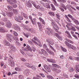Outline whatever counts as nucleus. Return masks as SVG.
Returning <instances> with one entry per match:
<instances>
[{
    "label": "nucleus",
    "mask_w": 79,
    "mask_h": 79,
    "mask_svg": "<svg viewBox=\"0 0 79 79\" xmlns=\"http://www.w3.org/2000/svg\"><path fill=\"white\" fill-rule=\"evenodd\" d=\"M43 6L46 8H49V9H50L51 8L50 6V4H49V3H45L43 4Z\"/></svg>",
    "instance_id": "nucleus-5"
},
{
    "label": "nucleus",
    "mask_w": 79,
    "mask_h": 79,
    "mask_svg": "<svg viewBox=\"0 0 79 79\" xmlns=\"http://www.w3.org/2000/svg\"><path fill=\"white\" fill-rule=\"evenodd\" d=\"M15 69L16 70V71H21L20 69H18V68H15Z\"/></svg>",
    "instance_id": "nucleus-54"
},
{
    "label": "nucleus",
    "mask_w": 79,
    "mask_h": 79,
    "mask_svg": "<svg viewBox=\"0 0 79 79\" xmlns=\"http://www.w3.org/2000/svg\"><path fill=\"white\" fill-rule=\"evenodd\" d=\"M31 3L36 8H37V6L36 5V3L35 2H34L32 1Z\"/></svg>",
    "instance_id": "nucleus-27"
},
{
    "label": "nucleus",
    "mask_w": 79,
    "mask_h": 79,
    "mask_svg": "<svg viewBox=\"0 0 79 79\" xmlns=\"http://www.w3.org/2000/svg\"><path fill=\"white\" fill-rule=\"evenodd\" d=\"M7 3H9V4H10V5H11V4H12V3H13V2H12L11 1V0H7Z\"/></svg>",
    "instance_id": "nucleus-46"
},
{
    "label": "nucleus",
    "mask_w": 79,
    "mask_h": 79,
    "mask_svg": "<svg viewBox=\"0 0 79 79\" xmlns=\"http://www.w3.org/2000/svg\"><path fill=\"white\" fill-rule=\"evenodd\" d=\"M29 73V70L28 69H26L25 71V74L26 75H28Z\"/></svg>",
    "instance_id": "nucleus-42"
},
{
    "label": "nucleus",
    "mask_w": 79,
    "mask_h": 79,
    "mask_svg": "<svg viewBox=\"0 0 79 79\" xmlns=\"http://www.w3.org/2000/svg\"><path fill=\"white\" fill-rule=\"evenodd\" d=\"M71 48L72 49H73V50H77V48H76L74 46H73V45H72V48Z\"/></svg>",
    "instance_id": "nucleus-43"
},
{
    "label": "nucleus",
    "mask_w": 79,
    "mask_h": 79,
    "mask_svg": "<svg viewBox=\"0 0 79 79\" xmlns=\"http://www.w3.org/2000/svg\"><path fill=\"white\" fill-rule=\"evenodd\" d=\"M29 31L31 32H34V30L32 28H30V31Z\"/></svg>",
    "instance_id": "nucleus-51"
},
{
    "label": "nucleus",
    "mask_w": 79,
    "mask_h": 79,
    "mask_svg": "<svg viewBox=\"0 0 79 79\" xmlns=\"http://www.w3.org/2000/svg\"><path fill=\"white\" fill-rule=\"evenodd\" d=\"M70 30L73 31H76V28L74 27H72L71 28H70Z\"/></svg>",
    "instance_id": "nucleus-35"
},
{
    "label": "nucleus",
    "mask_w": 79,
    "mask_h": 79,
    "mask_svg": "<svg viewBox=\"0 0 79 79\" xmlns=\"http://www.w3.org/2000/svg\"><path fill=\"white\" fill-rule=\"evenodd\" d=\"M3 42L5 45H6V46H10V43L8 41L4 40Z\"/></svg>",
    "instance_id": "nucleus-11"
},
{
    "label": "nucleus",
    "mask_w": 79,
    "mask_h": 79,
    "mask_svg": "<svg viewBox=\"0 0 79 79\" xmlns=\"http://www.w3.org/2000/svg\"><path fill=\"white\" fill-rule=\"evenodd\" d=\"M14 28L17 31H20V28H19V27L17 25H14Z\"/></svg>",
    "instance_id": "nucleus-6"
},
{
    "label": "nucleus",
    "mask_w": 79,
    "mask_h": 79,
    "mask_svg": "<svg viewBox=\"0 0 79 79\" xmlns=\"http://www.w3.org/2000/svg\"><path fill=\"white\" fill-rule=\"evenodd\" d=\"M39 19H40V21L42 22V24H44V25L45 24V22L44 21V20L43 19H42V18L40 17L39 18Z\"/></svg>",
    "instance_id": "nucleus-25"
},
{
    "label": "nucleus",
    "mask_w": 79,
    "mask_h": 79,
    "mask_svg": "<svg viewBox=\"0 0 79 79\" xmlns=\"http://www.w3.org/2000/svg\"><path fill=\"white\" fill-rule=\"evenodd\" d=\"M64 17L66 18H67V20L68 21V22H69V23H71V20H70L69 19V18H68V17L67 15H64Z\"/></svg>",
    "instance_id": "nucleus-28"
},
{
    "label": "nucleus",
    "mask_w": 79,
    "mask_h": 79,
    "mask_svg": "<svg viewBox=\"0 0 79 79\" xmlns=\"http://www.w3.org/2000/svg\"><path fill=\"white\" fill-rule=\"evenodd\" d=\"M62 51H63V52H66L67 51L66 49L63 48H62Z\"/></svg>",
    "instance_id": "nucleus-48"
},
{
    "label": "nucleus",
    "mask_w": 79,
    "mask_h": 79,
    "mask_svg": "<svg viewBox=\"0 0 79 79\" xmlns=\"http://www.w3.org/2000/svg\"><path fill=\"white\" fill-rule=\"evenodd\" d=\"M48 53L49 54L51 55V53H52V51H50L49 49L47 51Z\"/></svg>",
    "instance_id": "nucleus-58"
},
{
    "label": "nucleus",
    "mask_w": 79,
    "mask_h": 79,
    "mask_svg": "<svg viewBox=\"0 0 79 79\" xmlns=\"http://www.w3.org/2000/svg\"><path fill=\"white\" fill-rule=\"evenodd\" d=\"M46 41L47 42H48V43H49V44H50L51 45H53L54 44V43H53V42L52 41V40L50 39H47L46 40Z\"/></svg>",
    "instance_id": "nucleus-10"
},
{
    "label": "nucleus",
    "mask_w": 79,
    "mask_h": 79,
    "mask_svg": "<svg viewBox=\"0 0 79 79\" xmlns=\"http://www.w3.org/2000/svg\"><path fill=\"white\" fill-rule=\"evenodd\" d=\"M6 37L7 39L8 40H9L10 42H11V40L13 39H15V37L12 35L10 34H7L6 35Z\"/></svg>",
    "instance_id": "nucleus-2"
},
{
    "label": "nucleus",
    "mask_w": 79,
    "mask_h": 79,
    "mask_svg": "<svg viewBox=\"0 0 79 79\" xmlns=\"http://www.w3.org/2000/svg\"><path fill=\"white\" fill-rule=\"evenodd\" d=\"M46 32L48 35H50V34H51L53 35V30L48 28L46 29Z\"/></svg>",
    "instance_id": "nucleus-3"
},
{
    "label": "nucleus",
    "mask_w": 79,
    "mask_h": 79,
    "mask_svg": "<svg viewBox=\"0 0 79 79\" xmlns=\"http://www.w3.org/2000/svg\"><path fill=\"white\" fill-rule=\"evenodd\" d=\"M56 18H58V19H59V18L60 17V15L58 14H56Z\"/></svg>",
    "instance_id": "nucleus-56"
},
{
    "label": "nucleus",
    "mask_w": 79,
    "mask_h": 79,
    "mask_svg": "<svg viewBox=\"0 0 79 79\" xmlns=\"http://www.w3.org/2000/svg\"><path fill=\"white\" fill-rule=\"evenodd\" d=\"M76 70L78 72H79V65H76Z\"/></svg>",
    "instance_id": "nucleus-34"
},
{
    "label": "nucleus",
    "mask_w": 79,
    "mask_h": 79,
    "mask_svg": "<svg viewBox=\"0 0 79 79\" xmlns=\"http://www.w3.org/2000/svg\"><path fill=\"white\" fill-rule=\"evenodd\" d=\"M13 11L14 13V14H15V15H17V14L18 13V10L16 9H13Z\"/></svg>",
    "instance_id": "nucleus-37"
},
{
    "label": "nucleus",
    "mask_w": 79,
    "mask_h": 79,
    "mask_svg": "<svg viewBox=\"0 0 79 79\" xmlns=\"http://www.w3.org/2000/svg\"><path fill=\"white\" fill-rule=\"evenodd\" d=\"M7 15L9 17H11L13 15V13L12 12H10L7 14Z\"/></svg>",
    "instance_id": "nucleus-17"
},
{
    "label": "nucleus",
    "mask_w": 79,
    "mask_h": 79,
    "mask_svg": "<svg viewBox=\"0 0 79 79\" xmlns=\"http://www.w3.org/2000/svg\"><path fill=\"white\" fill-rule=\"evenodd\" d=\"M11 5L12 6H13V8H16L17 6V5L13 3V2H12Z\"/></svg>",
    "instance_id": "nucleus-29"
},
{
    "label": "nucleus",
    "mask_w": 79,
    "mask_h": 79,
    "mask_svg": "<svg viewBox=\"0 0 79 79\" xmlns=\"http://www.w3.org/2000/svg\"><path fill=\"white\" fill-rule=\"evenodd\" d=\"M39 19H40V21L42 22V24H44V25L45 24V22L44 21V20L43 19H42V18L40 17L39 18Z\"/></svg>",
    "instance_id": "nucleus-24"
},
{
    "label": "nucleus",
    "mask_w": 79,
    "mask_h": 79,
    "mask_svg": "<svg viewBox=\"0 0 79 79\" xmlns=\"http://www.w3.org/2000/svg\"><path fill=\"white\" fill-rule=\"evenodd\" d=\"M68 25L69 26H71L72 27L73 26V23H68Z\"/></svg>",
    "instance_id": "nucleus-59"
},
{
    "label": "nucleus",
    "mask_w": 79,
    "mask_h": 79,
    "mask_svg": "<svg viewBox=\"0 0 79 79\" xmlns=\"http://www.w3.org/2000/svg\"><path fill=\"white\" fill-rule=\"evenodd\" d=\"M32 40L33 42H34L35 44H36V45H39V46L40 47H41V46H42V45L40 44V43L39 42L38 43L37 42L35 41V40H33V39H32Z\"/></svg>",
    "instance_id": "nucleus-15"
},
{
    "label": "nucleus",
    "mask_w": 79,
    "mask_h": 79,
    "mask_svg": "<svg viewBox=\"0 0 79 79\" xmlns=\"http://www.w3.org/2000/svg\"><path fill=\"white\" fill-rule=\"evenodd\" d=\"M69 71L70 72H73V71H74V69L72 67H70L69 69Z\"/></svg>",
    "instance_id": "nucleus-44"
},
{
    "label": "nucleus",
    "mask_w": 79,
    "mask_h": 79,
    "mask_svg": "<svg viewBox=\"0 0 79 79\" xmlns=\"http://www.w3.org/2000/svg\"><path fill=\"white\" fill-rule=\"evenodd\" d=\"M37 6V8H38V9L40 10H41V11H44V10H45V9L41 6L38 5Z\"/></svg>",
    "instance_id": "nucleus-14"
},
{
    "label": "nucleus",
    "mask_w": 79,
    "mask_h": 79,
    "mask_svg": "<svg viewBox=\"0 0 79 79\" xmlns=\"http://www.w3.org/2000/svg\"><path fill=\"white\" fill-rule=\"evenodd\" d=\"M52 71H53L54 72H56L57 73H59L61 72V70H59L56 68H52Z\"/></svg>",
    "instance_id": "nucleus-9"
},
{
    "label": "nucleus",
    "mask_w": 79,
    "mask_h": 79,
    "mask_svg": "<svg viewBox=\"0 0 79 79\" xmlns=\"http://www.w3.org/2000/svg\"><path fill=\"white\" fill-rule=\"evenodd\" d=\"M65 40H66V41H67V42H69V43H71V44H73L74 43V42H73V41H72L69 40H68L67 38H66L65 39Z\"/></svg>",
    "instance_id": "nucleus-33"
},
{
    "label": "nucleus",
    "mask_w": 79,
    "mask_h": 79,
    "mask_svg": "<svg viewBox=\"0 0 79 79\" xmlns=\"http://www.w3.org/2000/svg\"><path fill=\"white\" fill-rule=\"evenodd\" d=\"M52 65L54 67H56V68H58V65L55 64H52Z\"/></svg>",
    "instance_id": "nucleus-49"
},
{
    "label": "nucleus",
    "mask_w": 79,
    "mask_h": 79,
    "mask_svg": "<svg viewBox=\"0 0 79 79\" xmlns=\"http://www.w3.org/2000/svg\"><path fill=\"white\" fill-rule=\"evenodd\" d=\"M2 20L4 22H7L8 21V19L6 18H5V17L3 18H2Z\"/></svg>",
    "instance_id": "nucleus-41"
},
{
    "label": "nucleus",
    "mask_w": 79,
    "mask_h": 79,
    "mask_svg": "<svg viewBox=\"0 0 79 79\" xmlns=\"http://www.w3.org/2000/svg\"><path fill=\"white\" fill-rule=\"evenodd\" d=\"M51 24L55 31L56 32H58V31L59 30V28L58 26V25H57V24H56V23H55L52 22L51 23Z\"/></svg>",
    "instance_id": "nucleus-1"
},
{
    "label": "nucleus",
    "mask_w": 79,
    "mask_h": 79,
    "mask_svg": "<svg viewBox=\"0 0 79 79\" xmlns=\"http://www.w3.org/2000/svg\"><path fill=\"white\" fill-rule=\"evenodd\" d=\"M67 46L69 48H72V45L69 43V44H68Z\"/></svg>",
    "instance_id": "nucleus-50"
},
{
    "label": "nucleus",
    "mask_w": 79,
    "mask_h": 79,
    "mask_svg": "<svg viewBox=\"0 0 79 79\" xmlns=\"http://www.w3.org/2000/svg\"><path fill=\"white\" fill-rule=\"evenodd\" d=\"M11 22H9L7 23L6 27H8V28H10V27H11Z\"/></svg>",
    "instance_id": "nucleus-13"
},
{
    "label": "nucleus",
    "mask_w": 79,
    "mask_h": 79,
    "mask_svg": "<svg viewBox=\"0 0 79 79\" xmlns=\"http://www.w3.org/2000/svg\"><path fill=\"white\" fill-rule=\"evenodd\" d=\"M60 6H62V7H63V8L65 6L63 4V3H61L60 4Z\"/></svg>",
    "instance_id": "nucleus-61"
},
{
    "label": "nucleus",
    "mask_w": 79,
    "mask_h": 79,
    "mask_svg": "<svg viewBox=\"0 0 79 79\" xmlns=\"http://www.w3.org/2000/svg\"><path fill=\"white\" fill-rule=\"evenodd\" d=\"M13 34L15 36H18V33H17V32H16L15 31H13Z\"/></svg>",
    "instance_id": "nucleus-38"
},
{
    "label": "nucleus",
    "mask_w": 79,
    "mask_h": 79,
    "mask_svg": "<svg viewBox=\"0 0 79 79\" xmlns=\"http://www.w3.org/2000/svg\"><path fill=\"white\" fill-rule=\"evenodd\" d=\"M48 45L50 48H51L53 51H54V52H55V49L53 47V46H52L51 45H50L49 43H48Z\"/></svg>",
    "instance_id": "nucleus-18"
},
{
    "label": "nucleus",
    "mask_w": 79,
    "mask_h": 79,
    "mask_svg": "<svg viewBox=\"0 0 79 79\" xmlns=\"http://www.w3.org/2000/svg\"><path fill=\"white\" fill-rule=\"evenodd\" d=\"M9 64L11 66L13 67L15 66V62L13 61H11L10 62H9Z\"/></svg>",
    "instance_id": "nucleus-26"
},
{
    "label": "nucleus",
    "mask_w": 79,
    "mask_h": 79,
    "mask_svg": "<svg viewBox=\"0 0 79 79\" xmlns=\"http://www.w3.org/2000/svg\"><path fill=\"white\" fill-rule=\"evenodd\" d=\"M11 61H13V59L11 58H9V63H10V62H11Z\"/></svg>",
    "instance_id": "nucleus-60"
},
{
    "label": "nucleus",
    "mask_w": 79,
    "mask_h": 79,
    "mask_svg": "<svg viewBox=\"0 0 79 79\" xmlns=\"http://www.w3.org/2000/svg\"><path fill=\"white\" fill-rule=\"evenodd\" d=\"M74 23L76 24V25H79V21L77 20H75Z\"/></svg>",
    "instance_id": "nucleus-39"
},
{
    "label": "nucleus",
    "mask_w": 79,
    "mask_h": 79,
    "mask_svg": "<svg viewBox=\"0 0 79 79\" xmlns=\"http://www.w3.org/2000/svg\"><path fill=\"white\" fill-rule=\"evenodd\" d=\"M73 37L75 38V39H76L77 40H78V38H77V36L75 35H73Z\"/></svg>",
    "instance_id": "nucleus-53"
},
{
    "label": "nucleus",
    "mask_w": 79,
    "mask_h": 79,
    "mask_svg": "<svg viewBox=\"0 0 79 79\" xmlns=\"http://www.w3.org/2000/svg\"><path fill=\"white\" fill-rule=\"evenodd\" d=\"M27 48L28 51H30V52H32V48H31V47L29 45L27 46Z\"/></svg>",
    "instance_id": "nucleus-20"
},
{
    "label": "nucleus",
    "mask_w": 79,
    "mask_h": 79,
    "mask_svg": "<svg viewBox=\"0 0 79 79\" xmlns=\"http://www.w3.org/2000/svg\"><path fill=\"white\" fill-rule=\"evenodd\" d=\"M44 68H45L47 71H48V72L49 73H50V72H51V70L50 69L48 68L47 65L44 64Z\"/></svg>",
    "instance_id": "nucleus-4"
},
{
    "label": "nucleus",
    "mask_w": 79,
    "mask_h": 79,
    "mask_svg": "<svg viewBox=\"0 0 79 79\" xmlns=\"http://www.w3.org/2000/svg\"><path fill=\"white\" fill-rule=\"evenodd\" d=\"M15 19L16 21H18V22H19V23H21V20L19 19L18 17H17L15 16Z\"/></svg>",
    "instance_id": "nucleus-23"
},
{
    "label": "nucleus",
    "mask_w": 79,
    "mask_h": 79,
    "mask_svg": "<svg viewBox=\"0 0 79 79\" xmlns=\"http://www.w3.org/2000/svg\"><path fill=\"white\" fill-rule=\"evenodd\" d=\"M47 77L48 79H54L53 78V77H52V76L51 75H47Z\"/></svg>",
    "instance_id": "nucleus-32"
},
{
    "label": "nucleus",
    "mask_w": 79,
    "mask_h": 79,
    "mask_svg": "<svg viewBox=\"0 0 79 79\" xmlns=\"http://www.w3.org/2000/svg\"><path fill=\"white\" fill-rule=\"evenodd\" d=\"M53 35H54V36H55V35H56V37H57L58 39H59V40H63V38H62V37L60 36V35H58V34L57 33H56L54 34H53Z\"/></svg>",
    "instance_id": "nucleus-7"
},
{
    "label": "nucleus",
    "mask_w": 79,
    "mask_h": 79,
    "mask_svg": "<svg viewBox=\"0 0 79 79\" xmlns=\"http://www.w3.org/2000/svg\"><path fill=\"white\" fill-rule=\"evenodd\" d=\"M51 63H55V60L53 59H51Z\"/></svg>",
    "instance_id": "nucleus-64"
},
{
    "label": "nucleus",
    "mask_w": 79,
    "mask_h": 79,
    "mask_svg": "<svg viewBox=\"0 0 79 79\" xmlns=\"http://www.w3.org/2000/svg\"><path fill=\"white\" fill-rule=\"evenodd\" d=\"M48 14L51 15V16H55V14L54 12H48Z\"/></svg>",
    "instance_id": "nucleus-30"
},
{
    "label": "nucleus",
    "mask_w": 79,
    "mask_h": 79,
    "mask_svg": "<svg viewBox=\"0 0 79 79\" xmlns=\"http://www.w3.org/2000/svg\"><path fill=\"white\" fill-rule=\"evenodd\" d=\"M7 7L9 11H11L12 10V7L10 6H8Z\"/></svg>",
    "instance_id": "nucleus-40"
},
{
    "label": "nucleus",
    "mask_w": 79,
    "mask_h": 79,
    "mask_svg": "<svg viewBox=\"0 0 79 79\" xmlns=\"http://www.w3.org/2000/svg\"><path fill=\"white\" fill-rule=\"evenodd\" d=\"M27 6L28 8H32V4L30 2V1H28L27 2Z\"/></svg>",
    "instance_id": "nucleus-12"
},
{
    "label": "nucleus",
    "mask_w": 79,
    "mask_h": 79,
    "mask_svg": "<svg viewBox=\"0 0 79 79\" xmlns=\"http://www.w3.org/2000/svg\"><path fill=\"white\" fill-rule=\"evenodd\" d=\"M40 76H42L43 77H45V75H44V74L40 73Z\"/></svg>",
    "instance_id": "nucleus-62"
},
{
    "label": "nucleus",
    "mask_w": 79,
    "mask_h": 79,
    "mask_svg": "<svg viewBox=\"0 0 79 79\" xmlns=\"http://www.w3.org/2000/svg\"><path fill=\"white\" fill-rule=\"evenodd\" d=\"M74 27H76V29L79 31V27L78 26H77L76 25H74Z\"/></svg>",
    "instance_id": "nucleus-55"
},
{
    "label": "nucleus",
    "mask_w": 79,
    "mask_h": 79,
    "mask_svg": "<svg viewBox=\"0 0 79 79\" xmlns=\"http://www.w3.org/2000/svg\"><path fill=\"white\" fill-rule=\"evenodd\" d=\"M37 24L40 28L41 27H42V24H41V23H40L38 22L37 23Z\"/></svg>",
    "instance_id": "nucleus-45"
},
{
    "label": "nucleus",
    "mask_w": 79,
    "mask_h": 79,
    "mask_svg": "<svg viewBox=\"0 0 79 79\" xmlns=\"http://www.w3.org/2000/svg\"><path fill=\"white\" fill-rule=\"evenodd\" d=\"M21 15H23L25 18H26V19H28V16H27V15H26V14L24 13V12H22Z\"/></svg>",
    "instance_id": "nucleus-16"
},
{
    "label": "nucleus",
    "mask_w": 79,
    "mask_h": 79,
    "mask_svg": "<svg viewBox=\"0 0 79 79\" xmlns=\"http://www.w3.org/2000/svg\"><path fill=\"white\" fill-rule=\"evenodd\" d=\"M10 48L11 50H13V51H16V49L15 48V46L12 45H10Z\"/></svg>",
    "instance_id": "nucleus-19"
},
{
    "label": "nucleus",
    "mask_w": 79,
    "mask_h": 79,
    "mask_svg": "<svg viewBox=\"0 0 79 79\" xmlns=\"http://www.w3.org/2000/svg\"><path fill=\"white\" fill-rule=\"evenodd\" d=\"M74 77L75 78H77V79H79V75L77 74H76L74 75Z\"/></svg>",
    "instance_id": "nucleus-47"
},
{
    "label": "nucleus",
    "mask_w": 79,
    "mask_h": 79,
    "mask_svg": "<svg viewBox=\"0 0 79 79\" xmlns=\"http://www.w3.org/2000/svg\"><path fill=\"white\" fill-rule=\"evenodd\" d=\"M31 68V69H32L34 70H36V69H37V68H36V67L34 65H32Z\"/></svg>",
    "instance_id": "nucleus-36"
},
{
    "label": "nucleus",
    "mask_w": 79,
    "mask_h": 79,
    "mask_svg": "<svg viewBox=\"0 0 79 79\" xmlns=\"http://www.w3.org/2000/svg\"><path fill=\"white\" fill-rule=\"evenodd\" d=\"M53 2H54V3L55 5V6H59V5L58 4V3H57V2H56V0H53Z\"/></svg>",
    "instance_id": "nucleus-31"
},
{
    "label": "nucleus",
    "mask_w": 79,
    "mask_h": 79,
    "mask_svg": "<svg viewBox=\"0 0 79 79\" xmlns=\"http://www.w3.org/2000/svg\"><path fill=\"white\" fill-rule=\"evenodd\" d=\"M19 18L21 20H23V17L21 16H18Z\"/></svg>",
    "instance_id": "nucleus-63"
},
{
    "label": "nucleus",
    "mask_w": 79,
    "mask_h": 79,
    "mask_svg": "<svg viewBox=\"0 0 79 79\" xmlns=\"http://www.w3.org/2000/svg\"><path fill=\"white\" fill-rule=\"evenodd\" d=\"M33 39L35 40V42H38L39 43H40V40H39L38 39V38H37V37L35 36L33 38Z\"/></svg>",
    "instance_id": "nucleus-22"
},
{
    "label": "nucleus",
    "mask_w": 79,
    "mask_h": 79,
    "mask_svg": "<svg viewBox=\"0 0 79 79\" xmlns=\"http://www.w3.org/2000/svg\"><path fill=\"white\" fill-rule=\"evenodd\" d=\"M7 32V31H6L5 29L3 27H0V32L5 33V32Z\"/></svg>",
    "instance_id": "nucleus-8"
},
{
    "label": "nucleus",
    "mask_w": 79,
    "mask_h": 79,
    "mask_svg": "<svg viewBox=\"0 0 79 79\" xmlns=\"http://www.w3.org/2000/svg\"><path fill=\"white\" fill-rule=\"evenodd\" d=\"M64 77H66V78H68V76L66 74H64Z\"/></svg>",
    "instance_id": "nucleus-57"
},
{
    "label": "nucleus",
    "mask_w": 79,
    "mask_h": 79,
    "mask_svg": "<svg viewBox=\"0 0 79 79\" xmlns=\"http://www.w3.org/2000/svg\"><path fill=\"white\" fill-rule=\"evenodd\" d=\"M43 48L44 49H45L46 51H47L49 50L48 48L47 47V44H44Z\"/></svg>",
    "instance_id": "nucleus-21"
},
{
    "label": "nucleus",
    "mask_w": 79,
    "mask_h": 79,
    "mask_svg": "<svg viewBox=\"0 0 79 79\" xmlns=\"http://www.w3.org/2000/svg\"><path fill=\"white\" fill-rule=\"evenodd\" d=\"M44 55V56H48V53H47V52H46V51L44 52L43 54Z\"/></svg>",
    "instance_id": "nucleus-52"
}]
</instances>
